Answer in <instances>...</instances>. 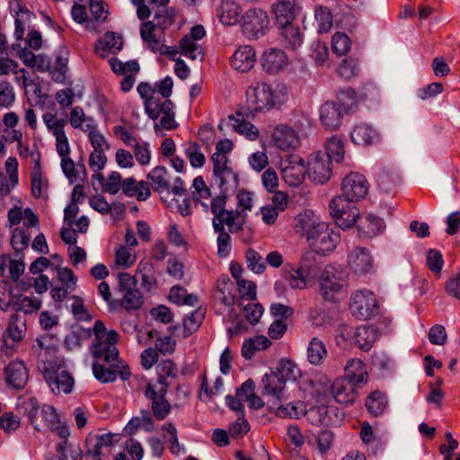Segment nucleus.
Masks as SVG:
<instances>
[{"label": "nucleus", "instance_id": "nucleus-1", "mask_svg": "<svg viewBox=\"0 0 460 460\" xmlns=\"http://www.w3.org/2000/svg\"><path fill=\"white\" fill-rule=\"evenodd\" d=\"M93 335L90 348L94 358L93 375L102 383L113 382L118 372L119 350L116 345L119 333L115 330L108 331L104 323L98 320L93 325Z\"/></svg>", "mask_w": 460, "mask_h": 460}, {"label": "nucleus", "instance_id": "nucleus-45", "mask_svg": "<svg viewBox=\"0 0 460 460\" xmlns=\"http://www.w3.org/2000/svg\"><path fill=\"white\" fill-rule=\"evenodd\" d=\"M281 26L280 34L283 45L293 50L300 47L302 44V36L299 28L291 22Z\"/></svg>", "mask_w": 460, "mask_h": 460}, {"label": "nucleus", "instance_id": "nucleus-16", "mask_svg": "<svg viewBox=\"0 0 460 460\" xmlns=\"http://www.w3.org/2000/svg\"><path fill=\"white\" fill-rule=\"evenodd\" d=\"M269 23V17L265 11L257 8L250 9L243 16V32L249 39H257L265 34Z\"/></svg>", "mask_w": 460, "mask_h": 460}, {"label": "nucleus", "instance_id": "nucleus-44", "mask_svg": "<svg viewBox=\"0 0 460 460\" xmlns=\"http://www.w3.org/2000/svg\"><path fill=\"white\" fill-rule=\"evenodd\" d=\"M235 132L244 136L250 140H255L259 137V129L251 122L245 120L241 113L229 116Z\"/></svg>", "mask_w": 460, "mask_h": 460}, {"label": "nucleus", "instance_id": "nucleus-6", "mask_svg": "<svg viewBox=\"0 0 460 460\" xmlns=\"http://www.w3.org/2000/svg\"><path fill=\"white\" fill-rule=\"evenodd\" d=\"M379 336V330L373 324L357 328L342 323L336 331V341L340 346L354 345L362 351H369Z\"/></svg>", "mask_w": 460, "mask_h": 460}, {"label": "nucleus", "instance_id": "nucleus-41", "mask_svg": "<svg viewBox=\"0 0 460 460\" xmlns=\"http://www.w3.org/2000/svg\"><path fill=\"white\" fill-rule=\"evenodd\" d=\"M156 371L158 388H164L167 391L172 381L177 376L176 365L171 359H165L158 364Z\"/></svg>", "mask_w": 460, "mask_h": 460}, {"label": "nucleus", "instance_id": "nucleus-48", "mask_svg": "<svg viewBox=\"0 0 460 460\" xmlns=\"http://www.w3.org/2000/svg\"><path fill=\"white\" fill-rule=\"evenodd\" d=\"M169 299L175 305L190 306L196 305L199 301V298L196 295L189 294L184 288L179 285L171 288L169 292Z\"/></svg>", "mask_w": 460, "mask_h": 460}, {"label": "nucleus", "instance_id": "nucleus-53", "mask_svg": "<svg viewBox=\"0 0 460 460\" xmlns=\"http://www.w3.org/2000/svg\"><path fill=\"white\" fill-rule=\"evenodd\" d=\"M239 297L236 298V304L238 306H242L244 301H254L257 297V287L253 281L247 279H240L236 282Z\"/></svg>", "mask_w": 460, "mask_h": 460}, {"label": "nucleus", "instance_id": "nucleus-37", "mask_svg": "<svg viewBox=\"0 0 460 460\" xmlns=\"http://www.w3.org/2000/svg\"><path fill=\"white\" fill-rule=\"evenodd\" d=\"M18 411L20 413L26 415L29 419V422L38 431L42 430V423L39 419L40 406L39 402L34 397L23 398L18 403Z\"/></svg>", "mask_w": 460, "mask_h": 460}, {"label": "nucleus", "instance_id": "nucleus-18", "mask_svg": "<svg viewBox=\"0 0 460 460\" xmlns=\"http://www.w3.org/2000/svg\"><path fill=\"white\" fill-rule=\"evenodd\" d=\"M309 178L315 183L327 182L332 174V162L323 152H317L310 156L307 169Z\"/></svg>", "mask_w": 460, "mask_h": 460}, {"label": "nucleus", "instance_id": "nucleus-11", "mask_svg": "<svg viewBox=\"0 0 460 460\" xmlns=\"http://www.w3.org/2000/svg\"><path fill=\"white\" fill-rule=\"evenodd\" d=\"M211 162L213 164V179L221 192H228L236 189L239 179L229 159H223V157L217 155V156L211 157Z\"/></svg>", "mask_w": 460, "mask_h": 460}, {"label": "nucleus", "instance_id": "nucleus-14", "mask_svg": "<svg viewBox=\"0 0 460 460\" xmlns=\"http://www.w3.org/2000/svg\"><path fill=\"white\" fill-rule=\"evenodd\" d=\"M167 391L157 388L156 385L147 383L144 392L145 396L151 402V414L158 421L164 420L172 411V405L166 399Z\"/></svg>", "mask_w": 460, "mask_h": 460}, {"label": "nucleus", "instance_id": "nucleus-27", "mask_svg": "<svg viewBox=\"0 0 460 460\" xmlns=\"http://www.w3.org/2000/svg\"><path fill=\"white\" fill-rule=\"evenodd\" d=\"M236 286L227 276L220 277L217 281V288L214 294L216 301L230 307L236 303Z\"/></svg>", "mask_w": 460, "mask_h": 460}, {"label": "nucleus", "instance_id": "nucleus-28", "mask_svg": "<svg viewBox=\"0 0 460 460\" xmlns=\"http://www.w3.org/2000/svg\"><path fill=\"white\" fill-rule=\"evenodd\" d=\"M4 374L7 384L17 390L24 388L29 378L28 370L20 360L11 362L5 367Z\"/></svg>", "mask_w": 460, "mask_h": 460}, {"label": "nucleus", "instance_id": "nucleus-8", "mask_svg": "<svg viewBox=\"0 0 460 460\" xmlns=\"http://www.w3.org/2000/svg\"><path fill=\"white\" fill-rule=\"evenodd\" d=\"M349 309L351 314L359 320H368L379 312L376 295L370 290H358L352 294Z\"/></svg>", "mask_w": 460, "mask_h": 460}, {"label": "nucleus", "instance_id": "nucleus-61", "mask_svg": "<svg viewBox=\"0 0 460 460\" xmlns=\"http://www.w3.org/2000/svg\"><path fill=\"white\" fill-rule=\"evenodd\" d=\"M264 389L268 394L280 398V394L285 387L286 382L277 373H271L263 379Z\"/></svg>", "mask_w": 460, "mask_h": 460}, {"label": "nucleus", "instance_id": "nucleus-39", "mask_svg": "<svg viewBox=\"0 0 460 460\" xmlns=\"http://www.w3.org/2000/svg\"><path fill=\"white\" fill-rule=\"evenodd\" d=\"M271 346V341L264 335H256L245 339L242 346V356L245 359H251L256 352L265 350Z\"/></svg>", "mask_w": 460, "mask_h": 460}, {"label": "nucleus", "instance_id": "nucleus-56", "mask_svg": "<svg viewBox=\"0 0 460 460\" xmlns=\"http://www.w3.org/2000/svg\"><path fill=\"white\" fill-rule=\"evenodd\" d=\"M184 153L192 167L200 168L205 164V155L201 152L200 146L197 142L188 141L185 143Z\"/></svg>", "mask_w": 460, "mask_h": 460}, {"label": "nucleus", "instance_id": "nucleus-54", "mask_svg": "<svg viewBox=\"0 0 460 460\" xmlns=\"http://www.w3.org/2000/svg\"><path fill=\"white\" fill-rule=\"evenodd\" d=\"M325 155H328L330 161H335L336 163H341L344 161L345 146L343 141L333 137L327 140L325 144Z\"/></svg>", "mask_w": 460, "mask_h": 460}, {"label": "nucleus", "instance_id": "nucleus-20", "mask_svg": "<svg viewBox=\"0 0 460 460\" xmlns=\"http://www.w3.org/2000/svg\"><path fill=\"white\" fill-rule=\"evenodd\" d=\"M31 157L34 161V166L30 174L31 196L34 199H47L49 189V179L42 172L40 155L37 154L36 157L31 155Z\"/></svg>", "mask_w": 460, "mask_h": 460}, {"label": "nucleus", "instance_id": "nucleus-9", "mask_svg": "<svg viewBox=\"0 0 460 460\" xmlns=\"http://www.w3.org/2000/svg\"><path fill=\"white\" fill-rule=\"evenodd\" d=\"M306 257H303L298 267H293L290 263L285 264L281 270L284 280L294 289L306 288L311 278H314L317 272L315 265H307Z\"/></svg>", "mask_w": 460, "mask_h": 460}, {"label": "nucleus", "instance_id": "nucleus-35", "mask_svg": "<svg viewBox=\"0 0 460 460\" xmlns=\"http://www.w3.org/2000/svg\"><path fill=\"white\" fill-rule=\"evenodd\" d=\"M137 93L144 99L145 111L148 117L156 115L155 109L157 103L162 101L159 96H156V89L149 83L142 82L137 85Z\"/></svg>", "mask_w": 460, "mask_h": 460}, {"label": "nucleus", "instance_id": "nucleus-64", "mask_svg": "<svg viewBox=\"0 0 460 460\" xmlns=\"http://www.w3.org/2000/svg\"><path fill=\"white\" fill-rule=\"evenodd\" d=\"M99 46L102 50H108L116 53L122 49L123 41L119 35L115 32H106L102 40H99Z\"/></svg>", "mask_w": 460, "mask_h": 460}, {"label": "nucleus", "instance_id": "nucleus-10", "mask_svg": "<svg viewBox=\"0 0 460 460\" xmlns=\"http://www.w3.org/2000/svg\"><path fill=\"white\" fill-rule=\"evenodd\" d=\"M113 131L118 138L132 149L133 156L140 165L150 164L152 153L149 143L137 138L128 128L121 125L114 127Z\"/></svg>", "mask_w": 460, "mask_h": 460}, {"label": "nucleus", "instance_id": "nucleus-24", "mask_svg": "<svg viewBox=\"0 0 460 460\" xmlns=\"http://www.w3.org/2000/svg\"><path fill=\"white\" fill-rule=\"evenodd\" d=\"M348 263L356 274L370 273L374 267V261L366 248L357 247L350 252Z\"/></svg>", "mask_w": 460, "mask_h": 460}, {"label": "nucleus", "instance_id": "nucleus-17", "mask_svg": "<svg viewBox=\"0 0 460 460\" xmlns=\"http://www.w3.org/2000/svg\"><path fill=\"white\" fill-rule=\"evenodd\" d=\"M53 432H55L60 438V441L58 442L56 451L57 457L59 460H68V456L66 454V451H69V455L71 460H82V450L77 444H74L68 440V437L70 436L68 427L62 423L60 420L54 425L50 429Z\"/></svg>", "mask_w": 460, "mask_h": 460}, {"label": "nucleus", "instance_id": "nucleus-25", "mask_svg": "<svg viewBox=\"0 0 460 460\" xmlns=\"http://www.w3.org/2000/svg\"><path fill=\"white\" fill-rule=\"evenodd\" d=\"M344 112L338 107V103L330 101L324 102L320 110L322 125L328 129H337L342 122Z\"/></svg>", "mask_w": 460, "mask_h": 460}, {"label": "nucleus", "instance_id": "nucleus-62", "mask_svg": "<svg viewBox=\"0 0 460 460\" xmlns=\"http://www.w3.org/2000/svg\"><path fill=\"white\" fill-rule=\"evenodd\" d=\"M40 306V299L25 296H18L13 304V307L15 311H21L25 314H32L37 312Z\"/></svg>", "mask_w": 460, "mask_h": 460}, {"label": "nucleus", "instance_id": "nucleus-22", "mask_svg": "<svg viewBox=\"0 0 460 460\" xmlns=\"http://www.w3.org/2000/svg\"><path fill=\"white\" fill-rule=\"evenodd\" d=\"M257 60L256 52L250 45H241L229 58L231 67L239 73L251 71Z\"/></svg>", "mask_w": 460, "mask_h": 460}, {"label": "nucleus", "instance_id": "nucleus-49", "mask_svg": "<svg viewBox=\"0 0 460 460\" xmlns=\"http://www.w3.org/2000/svg\"><path fill=\"white\" fill-rule=\"evenodd\" d=\"M117 435L112 433H104L96 436V443L93 450L99 456L107 457L111 454L112 448L118 442Z\"/></svg>", "mask_w": 460, "mask_h": 460}, {"label": "nucleus", "instance_id": "nucleus-12", "mask_svg": "<svg viewBox=\"0 0 460 460\" xmlns=\"http://www.w3.org/2000/svg\"><path fill=\"white\" fill-rule=\"evenodd\" d=\"M346 287L345 274L341 269L327 265L321 273L320 290L326 300H333L334 296Z\"/></svg>", "mask_w": 460, "mask_h": 460}, {"label": "nucleus", "instance_id": "nucleus-38", "mask_svg": "<svg viewBox=\"0 0 460 460\" xmlns=\"http://www.w3.org/2000/svg\"><path fill=\"white\" fill-rule=\"evenodd\" d=\"M351 140L358 146H370L379 141L378 133L367 124L356 126L350 134Z\"/></svg>", "mask_w": 460, "mask_h": 460}, {"label": "nucleus", "instance_id": "nucleus-15", "mask_svg": "<svg viewBox=\"0 0 460 460\" xmlns=\"http://www.w3.org/2000/svg\"><path fill=\"white\" fill-rule=\"evenodd\" d=\"M339 240V234L330 230L325 223L318 225L316 230L311 232L307 238L311 248L318 254H325L333 251Z\"/></svg>", "mask_w": 460, "mask_h": 460}, {"label": "nucleus", "instance_id": "nucleus-2", "mask_svg": "<svg viewBox=\"0 0 460 460\" xmlns=\"http://www.w3.org/2000/svg\"><path fill=\"white\" fill-rule=\"evenodd\" d=\"M369 189L366 177L359 172H350L341 182L342 194L334 197L329 205L330 212L337 225L342 228L353 226L358 216V209L351 202L363 199Z\"/></svg>", "mask_w": 460, "mask_h": 460}, {"label": "nucleus", "instance_id": "nucleus-58", "mask_svg": "<svg viewBox=\"0 0 460 460\" xmlns=\"http://www.w3.org/2000/svg\"><path fill=\"white\" fill-rule=\"evenodd\" d=\"M107 156L105 153H92L89 155V167L93 172V178L97 180L99 182H103L104 176L101 171L106 166Z\"/></svg>", "mask_w": 460, "mask_h": 460}, {"label": "nucleus", "instance_id": "nucleus-57", "mask_svg": "<svg viewBox=\"0 0 460 460\" xmlns=\"http://www.w3.org/2000/svg\"><path fill=\"white\" fill-rule=\"evenodd\" d=\"M305 412V404L301 401L280 405L276 409V414L280 418L299 419Z\"/></svg>", "mask_w": 460, "mask_h": 460}, {"label": "nucleus", "instance_id": "nucleus-59", "mask_svg": "<svg viewBox=\"0 0 460 460\" xmlns=\"http://www.w3.org/2000/svg\"><path fill=\"white\" fill-rule=\"evenodd\" d=\"M109 64L112 71L119 75L137 74L140 70L138 63L134 60L122 62L117 58H111L109 60Z\"/></svg>", "mask_w": 460, "mask_h": 460}, {"label": "nucleus", "instance_id": "nucleus-51", "mask_svg": "<svg viewBox=\"0 0 460 460\" xmlns=\"http://www.w3.org/2000/svg\"><path fill=\"white\" fill-rule=\"evenodd\" d=\"M337 101H334L338 103V107L345 113H349L354 108L357 107L358 99L357 93L354 89L350 87L344 88L340 90L337 93Z\"/></svg>", "mask_w": 460, "mask_h": 460}, {"label": "nucleus", "instance_id": "nucleus-29", "mask_svg": "<svg viewBox=\"0 0 460 460\" xmlns=\"http://www.w3.org/2000/svg\"><path fill=\"white\" fill-rule=\"evenodd\" d=\"M247 214L239 208L228 210L218 220H213V227L221 225L223 228L227 226L231 234L241 232L246 222Z\"/></svg>", "mask_w": 460, "mask_h": 460}, {"label": "nucleus", "instance_id": "nucleus-23", "mask_svg": "<svg viewBox=\"0 0 460 460\" xmlns=\"http://www.w3.org/2000/svg\"><path fill=\"white\" fill-rule=\"evenodd\" d=\"M275 146L282 151H290L299 146V137L290 127L280 125L274 128L271 136Z\"/></svg>", "mask_w": 460, "mask_h": 460}, {"label": "nucleus", "instance_id": "nucleus-50", "mask_svg": "<svg viewBox=\"0 0 460 460\" xmlns=\"http://www.w3.org/2000/svg\"><path fill=\"white\" fill-rule=\"evenodd\" d=\"M67 63L68 58L64 56L62 52L56 55L53 62L50 61L48 73L53 81L61 83L65 80L67 71Z\"/></svg>", "mask_w": 460, "mask_h": 460}, {"label": "nucleus", "instance_id": "nucleus-60", "mask_svg": "<svg viewBox=\"0 0 460 460\" xmlns=\"http://www.w3.org/2000/svg\"><path fill=\"white\" fill-rule=\"evenodd\" d=\"M180 49L181 53L187 58L191 59L202 58L203 51L202 48L199 44H198L195 40H192L189 35H185L180 40Z\"/></svg>", "mask_w": 460, "mask_h": 460}, {"label": "nucleus", "instance_id": "nucleus-21", "mask_svg": "<svg viewBox=\"0 0 460 460\" xmlns=\"http://www.w3.org/2000/svg\"><path fill=\"white\" fill-rule=\"evenodd\" d=\"M360 387L348 378H336L331 386V393L334 400L343 405L352 404L358 398L357 388Z\"/></svg>", "mask_w": 460, "mask_h": 460}, {"label": "nucleus", "instance_id": "nucleus-31", "mask_svg": "<svg viewBox=\"0 0 460 460\" xmlns=\"http://www.w3.org/2000/svg\"><path fill=\"white\" fill-rule=\"evenodd\" d=\"M345 376L355 385L363 386L367 384L368 379V374L366 369L365 363L359 358L349 359L345 366Z\"/></svg>", "mask_w": 460, "mask_h": 460}, {"label": "nucleus", "instance_id": "nucleus-5", "mask_svg": "<svg viewBox=\"0 0 460 460\" xmlns=\"http://www.w3.org/2000/svg\"><path fill=\"white\" fill-rule=\"evenodd\" d=\"M245 95L246 108L251 113L269 111L281 106L288 99L284 90L273 89L263 82L250 85Z\"/></svg>", "mask_w": 460, "mask_h": 460}, {"label": "nucleus", "instance_id": "nucleus-55", "mask_svg": "<svg viewBox=\"0 0 460 460\" xmlns=\"http://www.w3.org/2000/svg\"><path fill=\"white\" fill-rule=\"evenodd\" d=\"M213 228L218 234L217 238V255L220 258L228 257L232 251V238L229 233H227L226 228H223L221 225H217Z\"/></svg>", "mask_w": 460, "mask_h": 460}, {"label": "nucleus", "instance_id": "nucleus-36", "mask_svg": "<svg viewBox=\"0 0 460 460\" xmlns=\"http://www.w3.org/2000/svg\"><path fill=\"white\" fill-rule=\"evenodd\" d=\"M357 225L358 229L365 236H375L384 228L383 220L374 215L359 216L358 214L353 225Z\"/></svg>", "mask_w": 460, "mask_h": 460}, {"label": "nucleus", "instance_id": "nucleus-52", "mask_svg": "<svg viewBox=\"0 0 460 460\" xmlns=\"http://www.w3.org/2000/svg\"><path fill=\"white\" fill-rule=\"evenodd\" d=\"M147 179L151 181L155 191L160 192L169 188L168 172L164 166H156L152 169L147 174Z\"/></svg>", "mask_w": 460, "mask_h": 460}, {"label": "nucleus", "instance_id": "nucleus-47", "mask_svg": "<svg viewBox=\"0 0 460 460\" xmlns=\"http://www.w3.org/2000/svg\"><path fill=\"white\" fill-rule=\"evenodd\" d=\"M327 357V349L325 344L319 338H313L307 348V358L312 365L318 366L323 362Z\"/></svg>", "mask_w": 460, "mask_h": 460}, {"label": "nucleus", "instance_id": "nucleus-46", "mask_svg": "<svg viewBox=\"0 0 460 460\" xmlns=\"http://www.w3.org/2000/svg\"><path fill=\"white\" fill-rule=\"evenodd\" d=\"M365 406L371 415L379 416L387 407L386 395L380 391H374L366 398Z\"/></svg>", "mask_w": 460, "mask_h": 460}, {"label": "nucleus", "instance_id": "nucleus-13", "mask_svg": "<svg viewBox=\"0 0 460 460\" xmlns=\"http://www.w3.org/2000/svg\"><path fill=\"white\" fill-rule=\"evenodd\" d=\"M281 176L289 186H299L305 180V164L302 157L297 155H285L279 163Z\"/></svg>", "mask_w": 460, "mask_h": 460}, {"label": "nucleus", "instance_id": "nucleus-19", "mask_svg": "<svg viewBox=\"0 0 460 460\" xmlns=\"http://www.w3.org/2000/svg\"><path fill=\"white\" fill-rule=\"evenodd\" d=\"M156 115L149 117L153 120H157L160 118L159 122H155L154 128L156 133L162 129L173 130L179 126L175 120L174 104L171 100H162L157 103Z\"/></svg>", "mask_w": 460, "mask_h": 460}, {"label": "nucleus", "instance_id": "nucleus-3", "mask_svg": "<svg viewBox=\"0 0 460 460\" xmlns=\"http://www.w3.org/2000/svg\"><path fill=\"white\" fill-rule=\"evenodd\" d=\"M38 344L40 350L37 366L51 391L56 394L71 393L74 378L66 369L64 359L57 355V348L44 347L40 341H38Z\"/></svg>", "mask_w": 460, "mask_h": 460}, {"label": "nucleus", "instance_id": "nucleus-40", "mask_svg": "<svg viewBox=\"0 0 460 460\" xmlns=\"http://www.w3.org/2000/svg\"><path fill=\"white\" fill-rule=\"evenodd\" d=\"M69 123L73 128L80 129L86 133L97 127L95 120L92 117L86 116L84 109L80 106L71 109Z\"/></svg>", "mask_w": 460, "mask_h": 460}, {"label": "nucleus", "instance_id": "nucleus-30", "mask_svg": "<svg viewBox=\"0 0 460 460\" xmlns=\"http://www.w3.org/2000/svg\"><path fill=\"white\" fill-rule=\"evenodd\" d=\"M140 34L148 49L157 52L164 41L163 31L158 29L154 22H145L141 25Z\"/></svg>", "mask_w": 460, "mask_h": 460}, {"label": "nucleus", "instance_id": "nucleus-32", "mask_svg": "<svg viewBox=\"0 0 460 460\" xmlns=\"http://www.w3.org/2000/svg\"><path fill=\"white\" fill-rule=\"evenodd\" d=\"M122 191L126 196L137 198L140 201L147 199L151 195L148 182L144 181H137L132 177L123 180Z\"/></svg>", "mask_w": 460, "mask_h": 460}, {"label": "nucleus", "instance_id": "nucleus-4", "mask_svg": "<svg viewBox=\"0 0 460 460\" xmlns=\"http://www.w3.org/2000/svg\"><path fill=\"white\" fill-rule=\"evenodd\" d=\"M42 120L48 131L55 137L56 150L61 157V168L63 172L69 179L75 178V166L74 161L70 158L71 148L65 131L67 120L63 118H58L57 113L52 112L44 113Z\"/></svg>", "mask_w": 460, "mask_h": 460}, {"label": "nucleus", "instance_id": "nucleus-63", "mask_svg": "<svg viewBox=\"0 0 460 460\" xmlns=\"http://www.w3.org/2000/svg\"><path fill=\"white\" fill-rule=\"evenodd\" d=\"M245 261L248 269L256 274H261L266 270L262 256L252 248L245 252Z\"/></svg>", "mask_w": 460, "mask_h": 460}, {"label": "nucleus", "instance_id": "nucleus-34", "mask_svg": "<svg viewBox=\"0 0 460 460\" xmlns=\"http://www.w3.org/2000/svg\"><path fill=\"white\" fill-rule=\"evenodd\" d=\"M242 13L241 6L234 0H222L217 10V16L225 25H234L239 22Z\"/></svg>", "mask_w": 460, "mask_h": 460}, {"label": "nucleus", "instance_id": "nucleus-26", "mask_svg": "<svg viewBox=\"0 0 460 460\" xmlns=\"http://www.w3.org/2000/svg\"><path fill=\"white\" fill-rule=\"evenodd\" d=\"M288 64L286 53L279 49H270L264 51L261 58V66L269 74H277Z\"/></svg>", "mask_w": 460, "mask_h": 460}, {"label": "nucleus", "instance_id": "nucleus-43", "mask_svg": "<svg viewBox=\"0 0 460 460\" xmlns=\"http://www.w3.org/2000/svg\"><path fill=\"white\" fill-rule=\"evenodd\" d=\"M322 222H319L312 210H305L295 218V230L296 233L306 235L316 230V226Z\"/></svg>", "mask_w": 460, "mask_h": 460}, {"label": "nucleus", "instance_id": "nucleus-7", "mask_svg": "<svg viewBox=\"0 0 460 460\" xmlns=\"http://www.w3.org/2000/svg\"><path fill=\"white\" fill-rule=\"evenodd\" d=\"M117 279V291L121 295V298L115 299L111 303L114 305V309L121 307L127 312L140 309L144 304V297L137 288L136 277L128 272H119Z\"/></svg>", "mask_w": 460, "mask_h": 460}, {"label": "nucleus", "instance_id": "nucleus-33", "mask_svg": "<svg viewBox=\"0 0 460 460\" xmlns=\"http://www.w3.org/2000/svg\"><path fill=\"white\" fill-rule=\"evenodd\" d=\"M139 429L146 432L155 430V418L147 410L140 411L139 415L133 417L125 427L128 435L136 434Z\"/></svg>", "mask_w": 460, "mask_h": 460}, {"label": "nucleus", "instance_id": "nucleus-42", "mask_svg": "<svg viewBox=\"0 0 460 460\" xmlns=\"http://www.w3.org/2000/svg\"><path fill=\"white\" fill-rule=\"evenodd\" d=\"M296 4L293 1L279 0L272 5L276 20L280 25L290 23L295 18Z\"/></svg>", "mask_w": 460, "mask_h": 460}]
</instances>
